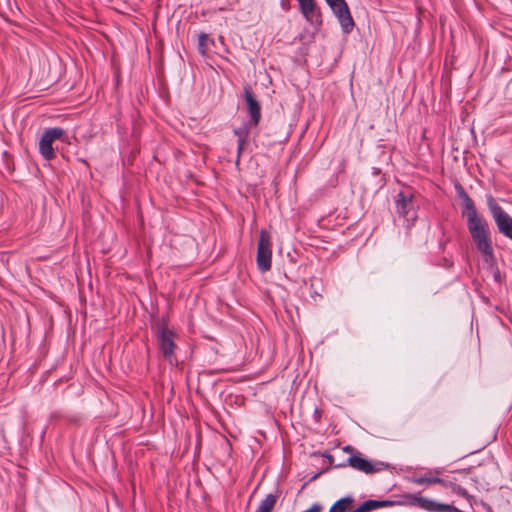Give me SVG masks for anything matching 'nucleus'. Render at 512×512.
<instances>
[{"label":"nucleus","mask_w":512,"mask_h":512,"mask_svg":"<svg viewBox=\"0 0 512 512\" xmlns=\"http://www.w3.org/2000/svg\"><path fill=\"white\" fill-rule=\"evenodd\" d=\"M257 267L261 272H267L271 269L272 264V249L271 241L268 233L265 230H261L259 235L257 257Z\"/></svg>","instance_id":"5"},{"label":"nucleus","mask_w":512,"mask_h":512,"mask_svg":"<svg viewBox=\"0 0 512 512\" xmlns=\"http://www.w3.org/2000/svg\"><path fill=\"white\" fill-rule=\"evenodd\" d=\"M244 100L247 105L248 115L250 117L249 124L257 126L261 119V106L254 97V94L249 86L244 87Z\"/></svg>","instance_id":"11"},{"label":"nucleus","mask_w":512,"mask_h":512,"mask_svg":"<svg viewBox=\"0 0 512 512\" xmlns=\"http://www.w3.org/2000/svg\"><path fill=\"white\" fill-rule=\"evenodd\" d=\"M340 23L343 33L348 34L354 28V20L345 0H325Z\"/></svg>","instance_id":"4"},{"label":"nucleus","mask_w":512,"mask_h":512,"mask_svg":"<svg viewBox=\"0 0 512 512\" xmlns=\"http://www.w3.org/2000/svg\"><path fill=\"white\" fill-rule=\"evenodd\" d=\"M252 125L248 123L242 125L241 127H238L234 130V134L237 136V154L238 158L240 157V154L242 150L244 149V146L248 140L249 134H250V127Z\"/></svg>","instance_id":"13"},{"label":"nucleus","mask_w":512,"mask_h":512,"mask_svg":"<svg viewBox=\"0 0 512 512\" xmlns=\"http://www.w3.org/2000/svg\"><path fill=\"white\" fill-rule=\"evenodd\" d=\"M299 9L305 20L315 29L322 26V13L315 0H297Z\"/></svg>","instance_id":"8"},{"label":"nucleus","mask_w":512,"mask_h":512,"mask_svg":"<svg viewBox=\"0 0 512 512\" xmlns=\"http://www.w3.org/2000/svg\"><path fill=\"white\" fill-rule=\"evenodd\" d=\"M460 474L466 475L467 473L464 471L459 472Z\"/></svg>","instance_id":"21"},{"label":"nucleus","mask_w":512,"mask_h":512,"mask_svg":"<svg viewBox=\"0 0 512 512\" xmlns=\"http://www.w3.org/2000/svg\"><path fill=\"white\" fill-rule=\"evenodd\" d=\"M277 502V496L274 494H268L265 499H263L255 512H272L275 504Z\"/></svg>","instance_id":"14"},{"label":"nucleus","mask_w":512,"mask_h":512,"mask_svg":"<svg viewBox=\"0 0 512 512\" xmlns=\"http://www.w3.org/2000/svg\"><path fill=\"white\" fill-rule=\"evenodd\" d=\"M433 473H435L436 475H439L442 473L441 469L440 468H436L433 470Z\"/></svg>","instance_id":"19"},{"label":"nucleus","mask_w":512,"mask_h":512,"mask_svg":"<svg viewBox=\"0 0 512 512\" xmlns=\"http://www.w3.org/2000/svg\"><path fill=\"white\" fill-rule=\"evenodd\" d=\"M407 498L412 504L417 505L421 509L428 512H462V510L458 509L452 504L438 503L434 500L415 494L408 495Z\"/></svg>","instance_id":"7"},{"label":"nucleus","mask_w":512,"mask_h":512,"mask_svg":"<svg viewBox=\"0 0 512 512\" xmlns=\"http://www.w3.org/2000/svg\"><path fill=\"white\" fill-rule=\"evenodd\" d=\"M210 41V38L207 34L201 33L198 37V50L200 54L205 55L207 50V42Z\"/></svg>","instance_id":"17"},{"label":"nucleus","mask_w":512,"mask_h":512,"mask_svg":"<svg viewBox=\"0 0 512 512\" xmlns=\"http://www.w3.org/2000/svg\"><path fill=\"white\" fill-rule=\"evenodd\" d=\"M454 188L464 208L463 216L467 219V228L475 246L482 254L485 262H491L494 259V251L490 237L489 224L483 216L478 214L474 201L463 186L460 183H456Z\"/></svg>","instance_id":"1"},{"label":"nucleus","mask_w":512,"mask_h":512,"mask_svg":"<svg viewBox=\"0 0 512 512\" xmlns=\"http://www.w3.org/2000/svg\"><path fill=\"white\" fill-rule=\"evenodd\" d=\"M353 498L350 496L337 500L330 508L329 512H345L352 504Z\"/></svg>","instance_id":"15"},{"label":"nucleus","mask_w":512,"mask_h":512,"mask_svg":"<svg viewBox=\"0 0 512 512\" xmlns=\"http://www.w3.org/2000/svg\"><path fill=\"white\" fill-rule=\"evenodd\" d=\"M349 450H350V446H346L345 451H349Z\"/></svg>","instance_id":"20"},{"label":"nucleus","mask_w":512,"mask_h":512,"mask_svg":"<svg viewBox=\"0 0 512 512\" xmlns=\"http://www.w3.org/2000/svg\"><path fill=\"white\" fill-rule=\"evenodd\" d=\"M412 482L415 484H418V485H423V484L432 485V484H438V482H441V481H440V477L432 476L431 472H430L423 476L413 478Z\"/></svg>","instance_id":"16"},{"label":"nucleus","mask_w":512,"mask_h":512,"mask_svg":"<svg viewBox=\"0 0 512 512\" xmlns=\"http://www.w3.org/2000/svg\"><path fill=\"white\" fill-rule=\"evenodd\" d=\"M440 481L441 482H438V484H440L442 487L451 489L453 493L465 498L468 501L472 499V496L468 493V491L456 483L457 478H440Z\"/></svg>","instance_id":"12"},{"label":"nucleus","mask_w":512,"mask_h":512,"mask_svg":"<svg viewBox=\"0 0 512 512\" xmlns=\"http://www.w3.org/2000/svg\"><path fill=\"white\" fill-rule=\"evenodd\" d=\"M156 339L159 351L165 359L172 363L177 348L176 333L165 323H160L157 325Z\"/></svg>","instance_id":"2"},{"label":"nucleus","mask_w":512,"mask_h":512,"mask_svg":"<svg viewBox=\"0 0 512 512\" xmlns=\"http://www.w3.org/2000/svg\"><path fill=\"white\" fill-rule=\"evenodd\" d=\"M488 209L501 234L512 240V217L497 203L493 196H487Z\"/></svg>","instance_id":"3"},{"label":"nucleus","mask_w":512,"mask_h":512,"mask_svg":"<svg viewBox=\"0 0 512 512\" xmlns=\"http://www.w3.org/2000/svg\"><path fill=\"white\" fill-rule=\"evenodd\" d=\"M64 130L60 127L47 128L39 141V153L41 156L50 161L55 158L53 143L63 137Z\"/></svg>","instance_id":"6"},{"label":"nucleus","mask_w":512,"mask_h":512,"mask_svg":"<svg viewBox=\"0 0 512 512\" xmlns=\"http://www.w3.org/2000/svg\"><path fill=\"white\" fill-rule=\"evenodd\" d=\"M347 463L352 468L364 472L366 474H372L379 472L387 467V464L381 461L372 462L368 459L361 457L360 455H352L347 459Z\"/></svg>","instance_id":"10"},{"label":"nucleus","mask_w":512,"mask_h":512,"mask_svg":"<svg viewBox=\"0 0 512 512\" xmlns=\"http://www.w3.org/2000/svg\"><path fill=\"white\" fill-rule=\"evenodd\" d=\"M322 506L318 503L313 504L309 509L303 511V512H321Z\"/></svg>","instance_id":"18"},{"label":"nucleus","mask_w":512,"mask_h":512,"mask_svg":"<svg viewBox=\"0 0 512 512\" xmlns=\"http://www.w3.org/2000/svg\"><path fill=\"white\" fill-rule=\"evenodd\" d=\"M397 213L405 218L407 221H414L416 219L414 195L400 191L396 198Z\"/></svg>","instance_id":"9"}]
</instances>
